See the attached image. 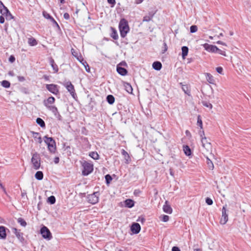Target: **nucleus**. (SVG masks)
Returning <instances> with one entry per match:
<instances>
[{
  "label": "nucleus",
  "mask_w": 251,
  "mask_h": 251,
  "mask_svg": "<svg viewBox=\"0 0 251 251\" xmlns=\"http://www.w3.org/2000/svg\"><path fill=\"white\" fill-rule=\"evenodd\" d=\"M201 151L204 155L211 154L212 145L205 136L201 138Z\"/></svg>",
  "instance_id": "1"
},
{
  "label": "nucleus",
  "mask_w": 251,
  "mask_h": 251,
  "mask_svg": "<svg viewBox=\"0 0 251 251\" xmlns=\"http://www.w3.org/2000/svg\"><path fill=\"white\" fill-rule=\"evenodd\" d=\"M119 28L121 36L123 38L125 37L129 30L128 23L126 19H122L121 20L119 24Z\"/></svg>",
  "instance_id": "2"
},
{
  "label": "nucleus",
  "mask_w": 251,
  "mask_h": 251,
  "mask_svg": "<svg viewBox=\"0 0 251 251\" xmlns=\"http://www.w3.org/2000/svg\"><path fill=\"white\" fill-rule=\"evenodd\" d=\"M44 142L48 145V150L52 153H54L56 150V143L52 137H44Z\"/></svg>",
  "instance_id": "3"
},
{
  "label": "nucleus",
  "mask_w": 251,
  "mask_h": 251,
  "mask_svg": "<svg viewBox=\"0 0 251 251\" xmlns=\"http://www.w3.org/2000/svg\"><path fill=\"white\" fill-rule=\"evenodd\" d=\"M82 166L83 167L82 174L84 176H88L93 171V165L86 161L82 163Z\"/></svg>",
  "instance_id": "4"
},
{
  "label": "nucleus",
  "mask_w": 251,
  "mask_h": 251,
  "mask_svg": "<svg viewBox=\"0 0 251 251\" xmlns=\"http://www.w3.org/2000/svg\"><path fill=\"white\" fill-rule=\"evenodd\" d=\"M0 13L2 16H4L7 20H10L13 18L12 15L6 7L0 0Z\"/></svg>",
  "instance_id": "5"
},
{
  "label": "nucleus",
  "mask_w": 251,
  "mask_h": 251,
  "mask_svg": "<svg viewBox=\"0 0 251 251\" xmlns=\"http://www.w3.org/2000/svg\"><path fill=\"white\" fill-rule=\"evenodd\" d=\"M31 162L35 169L38 170L40 168L41 164L40 157L39 154L37 152H35L32 154Z\"/></svg>",
  "instance_id": "6"
},
{
  "label": "nucleus",
  "mask_w": 251,
  "mask_h": 251,
  "mask_svg": "<svg viewBox=\"0 0 251 251\" xmlns=\"http://www.w3.org/2000/svg\"><path fill=\"white\" fill-rule=\"evenodd\" d=\"M40 233L42 234V237L45 239L50 240L52 238L50 230L45 226H43L41 228Z\"/></svg>",
  "instance_id": "7"
},
{
  "label": "nucleus",
  "mask_w": 251,
  "mask_h": 251,
  "mask_svg": "<svg viewBox=\"0 0 251 251\" xmlns=\"http://www.w3.org/2000/svg\"><path fill=\"white\" fill-rule=\"evenodd\" d=\"M88 201L92 204H95L99 201V194L98 192H95L87 196Z\"/></svg>",
  "instance_id": "8"
},
{
  "label": "nucleus",
  "mask_w": 251,
  "mask_h": 251,
  "mask_svg": "<svg viewBox=\"0 0 251 251\" xmlns=\"http://www.w3.org/2000/svg\"><path fill=\"white\" fill-rule=\"evenodd\" d=\"M226 205H224L222 210V217L220 220V224L222 225H225L226 223L228 221V214L226 212Z\"/></svg>",
  "instance_id": "9"
},
{
  "label": "nucleus",
  "mask_w": 251,
  "mask_h": 251,
  "mask_svg": "<svg viewBox=\"0 0 251 251\" xmlns=\"http://www.w3.org/2000/svg\"><path fill=\"white\" fill-rule=\"evenodd\" d=\"M204 49L208 52L216 53L218 50V48L214 45H209L205 43L203 45Z\"/></svg>",
  "instance_id": "10"
},
{
  "label": "nucleus",
  "mask_w": 251,
  "mask_h": 251,
  "mask_svg": "<svg viewBox=\"0 0 251 251\" xmlns=\"http://www.w3.org/2000/svg\"><path fill=\"white\" fill-rule=\"evenodd\" d=\"M46 87L50 92L54 95L57 94L59 92L57 85L53 84H46Z\"/></svg>",
  "instance_id": "11"
},
{
  "label": "nucleus",
  "mask_w": 251,
  "mask_h": 251,
  "mask_svg": "<svg viewBox=\"0 0 251 251\" xmlns=\"http://www.w3.org/2000/svg\"><path fill=\"white\" fill-rule=\"evenodd\" d=\"M64 86L67 89V90L70 93L71 95L75 98V96L76 95L75 93V90L74 85L72 84L70 81L67 82Z\"/></svg>",
  "instance_id": "12"
},
{
  "label": "nucleus",
  "mask_w": 251,
  "mask_h": 251,
  "mask_svg": "<svg viewBox=\"0 0 251 251\" xmlns=\"http://www.w3.org/2000/svg\"><path fill=\"white\" fill-rule=\"evenodd\" d=\"M12 230L13 232L16 235V237L19 240V241L21 242H23L24 241L23 233L21 232L20 230H18L16 228H13Z\"/></svg>",
  "instance_id": "13"
},
{
  "label": "nucleus",
  "mask_w": 251,
  "mask_h": 251,
  "mask_svg": "<svg viewBox=\"0 0 251 251\" xmlns=\"http://www.w3.org/2000/svg\"><path fill=\"white\" fill-rule=\"evenodd\" d=\"M141 230L140 225L138 223H133L131 226V230L134 234H138Z\"/></svg>",
  "instance_id": "14"
},
{
  "label": "nucleus",
  "mask_w": 251,
  "mask_h": 251,
  "mask_svg": "<svg viewBox=\"0 0 251 251\" xmlns=\"http://www.w3.org/2000/svg\"><path fill=\"white\" fill-rule=\"evenodd\" d=\"M163 209L164 212L168 214H171L173 211L172 208L171 206L168 204L167 201L165 202V204L163 205Z\"/></svg>",
  "instance_id": "15"
},
{
  "label": "nucleus",
  "mask_w": 251,
  "mask_h": 251,
  "mask_svg": "<svg viewBox=\"0 0 251 251\" xmlns=\"http://www.w3.org/2000/svg\"><path fill=\"white\" fill-rule=\"evenodd\" d=\"M121 153L124 157L125 160H126V163L128 164L131 161V159L128 153L124 149L122 150Z\"/></svg>",
  "instance_id": "16"
},
{
  "label": "nucleus",
  "mask_w": 251,
  "mask_h": 251,
  "mask_svg": "<svg viewBox=\"0 0 251 251\" xmlns=\"http://www.w3.org/2000/svg\"><path fill=\"white\" fill-rule=\"evenodd\" d=\"M55 101V98L53 97H49L46 100H44V104L47 108L48 106H50V104H53Z\"/></svg>",
  "instance_id": "17"
},
{
  "label": "nucleus",
  "mask_w": 251,
  "mask_h": 251,
  "mask_svg": "<svg viewBox=\"0 0 251 251\" xmlns=\"http://www.w3.org/2000/svg\"><path fill=\"white\" fill-rule=\"evenodd\" d=\"M6 237V228L3 226H0V238L5 239Z\"/></svg>",
  "instance_id": "18"
},
{
  "label": "nucleus",
  "mask_w": 251,
  "mask_h": 251,
  "mask_svg": "<svg viewBox=\"0 0 251 251\" xmlns=\"http://www.w3.org/2000/svg\"><path fill=\"white\" fill-rule=\"evenodd\" d=\"M205 76L207 81L210 84H215V80L213 77V76L209 73H206Z\"/></svg>",
  "instance_id": "19"
},
{
  "label": "nucleus",
  "mask_w": 251,
  "mask_h": 251,
  "mask_svg": "<svg viewBox=\"0 0 251 251\" xmlns=\"http://www.w3.org/2000/svg\"><path fill=\"white\" fill-rule=\"evenodd\" d=\"M33 137L34 139L37 141L39 144H41L42 142V140L40 136V134L38 132H36L34 131L32 132Z\"/></svg>",
  "instance_id": "20"
},
{
  "label": "nucleus",
  "mask_w": 251,
  "mask_h": 251,
  "mask_svg": "<svg viewBox=\"0 0 251 251\" xmlns=\"http://www.w3.org/2000/svg\"><path fill=\"white\" fill-rule=\"evenodd\" d=\"M117 71L120 75L123 76L126 75L127 73V71L125 68L119 66L117 67Z\"/></svg>",
  "instance_id": "21"
},
{
  "label": "nucleus",
  "mask_w": 251,
  "mask_h": 251,
  "mask_svg": "<svg viewBox=\"0 0 251 251\" xmlns=\"http://www.w3.org/2000/svg\"><path fill=\"white\" fill-rule=\"evenodd\" d=\"M50 63L54 73H57L58 71V68L57 65L55 63L54 60L52 58H50Z\"/></svg>",
  "instance_id": "22"
},
{
  "label": "nucleus",
  "mask_w": 251,
  "mask_h": 251,
  "mask_svg": "<svg viewBox=\"0 0 251 251\" xmlns=\"http://www.w3.org/2000/svg\"><path fill=\"white\" fill-rule=\"evenodd\" d=\"M152 68L157 71H159L162 68V64L159 61H155L152 64Z\"/></svg>",
  "instance_id": "23"
},
{
  "label": "nucleus",
  "mask_w": 251,
  "mask_h": 251,
  "mask_svg": "<svg viewBox=\"0 0 251 251\" xmlns=\"http://www.w3.org/2000/svg\"><path fill=\"white\" fill-rule=\"evenodd\" d=\"M125 204L126 207L131 208L134 205V201L131 199H127L125 201Z\"/></svg>",
  "instance_id": "24"
},
{
  "label": "nucleus",
  "mask_w": 251,
  "mask_h": 251,
  "mask_svg": "<svg viewBox=\"0 0 251 251\" xmlns=\"http://www.w3.org/2000/svg\"><path fill=\"white\" fill-rule=\"evenodd\" d=\"M182 56L183 59L187 55L188 53V48L186 46H183L181 48Z\"/></svg>",
  "instance_id": "25"
},
{
  "label": "nucleus",
  "mask_w": 251,
  "mask_h": 251,
  "mask_svg": "<svg viewBox=\"0 0 251 251\" xmlns=\"http://www.w3.org/2000/svg\"><path fill=\"white\" fill-rule=\"evenodd\" d=\"M111 29L112 30V33L111 34V37L113 38L114 40H117L118 39V35L116 30L113 27H111Z\"/></svg>",
  "instance_id": "26"
},
{
  "label": "nucleus",
  "mask_w": 251,
  "mask_h": 251,
  "mask_svg": "<svg viewBox=\"0 0 251 251\" xmlns=\"http://www.w3.org/2000/svg\"><path fill=\"white\" fill-rule=\"evenodd\" d=\"M183 151L184 153L187 156H189L191 154V151L189 146L186 145L183 146Z\"/></svg>",
  "instance_id": "27"
},
{
  "label": "nucleus",
  "mask_w": 251,
  "mask_h": 251,
  "mask_svg": "<svg viewBox=\"0 0 251 251\" xmlns=\"http://www.w3.org/2000/svg\"><path fill=\"white\" fill-rule=\"evenodd\" d=\"M28 43L30 46H34L37 44V42L35 38L31 37L28 38Z\"/></svg>",
  "instance_id": "28"
},
{
  "label": "nucleus",
  "mask_w": 251,
  "mask_h": 251,
  "mask_svg": "<svg viewBox=\"0 0 251 251\" xmlns=\"http://www.w3.org/2000/svg\"><path fill=\"white\" fill-rule=\"evenodd\" d=\"M47 108L50 110L55 116H57V114L58 112L57 107L55 106H48Z\"/></svg>",
  "instance_id": "29"
},
{
  "label": "nucleus",
  "mask_w": 251,
  "mask_h": 251,
  "mask_svg": "<svg viewBox=\"0 0 251 251\" xmlns=\"http://www.w3.org/2000/svg\"><path fill=\"white\" fill-rule=\"evenodd\" d=\"M106 100L110 104H112L115 101V98L112 95H109L106 97Z\"/></svg>",
  "instance_id": "30"
},
{
  "label": "nucleus",
  "mask_w": 251,
  "mask_h": 251,
  "mask_svg": "<svg viewBox=\"0 0 251 251\" xmlns=\"http://www.w3.org/2000/svg\"><path fill=\"white\" fill-rule=\"evenodd\" d=\"M206 158L207 160V164L208 165V166L209 167V169L210 170H213L214 168V165L211 161V160L209 158V157L207 156V155H204Z\"/></svg>",
  "instance_id": "31"
},
{
  "label": "nucleus",
  "mask_w": 251,
  "mask_h": 251,
  "mask_svg": "<svg viewBox=\"0 0 251 251\" xmlns=\"http://www.w3.org/2000/svg\"><path fill=\"white\" fill-rule=\"evenodd\" d=\"M43 173L41 171H38L35 175V178L39 180H41L43 178Z\"/></svg>",
  "instance_id": "32"
},
{
  "label": "nucleus",
  "mask_w": 251,
  "mask_h": 251,
  "mask_svg": "<svg viewBox=\"0 0 251 251\" xmlns=\"http://www.w3.org/2000/svg\"><path fill=\"white\" fill-rule=\"evenodd\" d=\"M36 123L40 125L41 127H45V123L43 119L40 118H37L36 119Z\"/></svg>",
  "instance_id": "33"
},
{
  "label": "nucleus",
  "mask_w": 251,
  "mask_h": 251,
  "mask_svg": "<svg viewBox=\"0 0 251 251\" xmlns=\"http://www.w3.org/2000/svg\"><path fill=\"white\" fill-rule=\"evenodd\" d=\"M89 156L95 160H97L99 158V155L97 152L92 151L90 152Z\"/></svg>",
  "instance_id": "34"
},
{
  "label": "nucleus",
  "mask_w": 251,
  "mask_h": 251,
  "mask_svg": "<svg viewBox=\"0 0 251 251\" xmlns=\"http://www.w3.org/2000/svg\"><path fill=\"white\" fill-rule=\"evenodd\" d=\"M18 222L24 227H25L27 225L26 222L22 218L18 219Z\"/></svg>",
  "instance_id": "35"
},
{
  "label": "nucleus",
  "mask_w": 251,
  "mask_h": 251,
  "mask_svg": "<svg viewBox=\"0 0 251 251\" xmlns=\"http://www.w3.org/2000/svg\"><path fill=\"white\" fill-rule=\"evenodd\" d=\"M1 85L4 88H9L10 86V83L8 81L3 80L1 82Z\"/></svg>",
  "instance_id": "36"
},
{
  "label": "nucleus",
  "mask_w": 251,
  "mask_h": 251,
  "mask_svg": "<svg viewBox=\"0 0 251 251\" xmlns=\"http://www.w3.org/2000/svg\"><path fill=\"white\" fill-rule=\"evenodd\" d=\"M43 15L46 19H50L51 21L53 20V18L46 11L43 12Z\"/></svg>",
  "instance_id": "37"
},
{
  "label": "nucleus",
  "mask_w": 251,
  "mask_h": 251,
  "mask_svg": "<svg viewBox=\"0 0 251 251\" xmlns=\"http://www.w3.org/2000/svg\"><path fill=\"white\" fill-rule=\"evenodd\" d=\"M48 202L51 204H54L55 202V198L53 196H51L48 199Z\"/></svg>",
  "instance_id": "38"
},
{
  "label": "nucleus",
  "mask_w": 251,
  "mask_h": 251,
  "mask_svg": "<svg viewBox=\"0 0 251 251\" xmlns=\"http://www.w3.org/2000/svg\"><path fill=\"white\" fill-rule=\"evenodd\" d=\"M197 125L199 126L201 129L202 128V122L200 115L198 116Z\"/></svg>",
  "instance_id": "39"
},
{
  "label": "nucleus",
  "mask_w": 251,
  "mask_h": 251,
  "mask_svg": "<svg viewBox=\"0 0 251 251\" xmlns=\"http://www.w3.org/2000/svg\"><path fill=\"white\" fill-rule=\"evenodd\" d=\"M160 219L163 222H166L169 220V217L168 215H163L160 217Z\"/></svg>",
  "instance_id": "40"
},
{
  "label": "nucleus",
  "mask_w": 251,
  "mask_h": 251,
  "mask_svg": "<svg viewBox=\"0 0 251 251\" xmlns=\"http://www.w3.org/2000/svg\"><path fill=\"white\" fill-rule=\"evenodd\" d=\"M82 64L84 66L86 72L88 73L90 72V67L86 61H83Z\"/></svg>",
  "instance_id": "41"
},
{
  "label": "nucleus",
  "mask_w": 251,
  "mask_h": 251,
  "mask_svg": "<svg viewBox=\"0 0 251 251\" xmlns=\"http://www.w3.org/2000/svg\"><path fill=\"white\" fill-rule=\"evenodd\" d=\"M182 89L185 93L188 94L190 93V91L188 89V87L186 85H183L182 86Z\"/></svg>",
  "instance_id": "42"
},
{
  "label": "nucleus",
  "mask_w": 251,
  "mask_h": 251,
  "mask_svg": "<svg viewBox=\"0 0 251 251\" xmlns=\"http://www.w3.org/2000/svg\"><path fill=\"white\" fill-rule=\"evenodd\" d=\"M106 182L107 184L110 183V181L112 180V178L111 176L110 175H106L105 176Z\"/></svg>",
  "instance_id": "43"
},
{
  "label": "nucleus",
  "mask_w": 251,
  "mask_h": 251,
  "mask_svg": "<svg viewBox=\"0 0 251 251\" xmlns=\"http://www.w3.org/2000/svg\"><path fill=\"white\" fill-rule=\"evenodd\" d=\"M198 30V27L195 25H193L191 26L190 27V32L191 33H195Z\"/></svg>",
  "instance_id": "44"
},
{
  "label": "nucleus",
  "mask_w": 251,
  "mask_h": 251,
  "mask_svg": "<svg viewBox=\"0 0 251 251\" xmlns=\"http://www.w3.org/2000/svg\"><path fill=\"white\" fill-rule=\"evenodd\" d=\"M205 201L206 203L209 205H211L213 204L212 200L209 198H206Z\"/></svg>",
  "instance_id": "45"
},
{
  "label": "nucleus",
  "mask_w": 251,
  "mask_h": 251,
  "mask_svg": "<svg viewBox=\"0 0 251 251\" xmlns=\"http://www.w3.org/2000/svg\"><path fill=\"white\" fill-rule=\"evenodd\" d=\"M202 104L205 107H208L210 109L212 108V105L210 103L204 101L202 102Z\"/></svg>",
  "instance_id": "46"
},
{
  "label": "nucleus",
  "mask_w": 251,
  "mask_h": 251,
  "mask_svg": "<svg viewBox=\"0 0 251 251\" xmlns=\"http://www.w3.org/2000/svg\"><path fill=\"white\" fill-rule=\"evenodd\" d=\"M126 90L127 91V92H128V93H130V92H131L132 91V88L131 87V86L129 84H127V86H126Z\"/></svg>",
  "instance_id": "47"
},
{
  "label": "nucleus",
  "mask_w": 251,
  "mask_h": 251,
  "mask_svg": "<svg viewBox=\"0 0 251 251\" xmlns=\"http://www.w3.org/2000/svg\"><path fill=\"white\" fill-rule=\"evenodd\" d=\"M76 58V59L81 63H83V61H85V60H84L83 58V57H82L81 55H79L78 56V55H77V57H75Z\"/></svg>",
  "instance_id": "48"
},
{
  "label": "nucleus",
  "mask_w": 251,
  "mask_h": 251,
  "mask_svg": "<svg viewBox=\"0 0 251 251\" xmlns=\"http://www.w3.org/2000/svg\"><path fill=\"white\" fill-rule=\"evenodd\" d=\"M107 2L111 5L112 7H113L116 3L115 0H107Z\"/></svg>",
  "instance_id": "49"
},
{
  "label": "nucleus",
  "mask_w": 251,
  "mask_h": 251,
  "mask_svg": "<svg viewBox=\"0 0 251 251\" xmlns=\"http://www.w3.org/2000/svg\"><path fill=\"white\" fill-rule=\"evenodd\" d=\"M151 17L150 16H146L143 18L144 22H149L151 20Z\"/></svg>",
  "instance_id": "50"
},
{
  "label": "nucleus",
  "mask_w": 251,
  "mask_h": 251,
  "mask_svg": "<svg viewBox=\"0 0 251 251\" xmlns=\"http://www.w3.org/2000/svg\"><path fill=\"white\" fill-rule=\"evenodd\" d=\"M217 52L224 56H226V52L220 50L219 49H218V50H217Z\"/></svg>",
  "instance_id": "51"
},
{
  "label": "nucleus",
  "mask_w": 251,
  "mask_h": 251,
  "mask_svg": "<svg viewBox=\"0 0 251 251\" xmlns=\"http://www.w3.org/2000/svg\"><path fill=\"white\" fill-rule=\"evenodd\" d=\"M15 58L13 55H11L9 58V61L11 63H13L15 61Z\"/></svg>",
  "instance_id": "52"
},
{
  "label": "nucleus",
  "mask_w": 251,
  "mask_h": 251,
  "mask_svg": "<svg viewBox=\"0 0 251 251\" xmlns=\"http://www.w3.org/2000/svg\"><path fill=\"white\" fill-rule=\"evenodd\" d=\"M223 70V68L222 67H219L216 68L217 72L218 73L220 74H222Z\"/></svg>",
  "instance_id": "53"
},
{
  "label": "nucleus",
  "mask_w": 251,
  "mask_h": 251,
  "mask_svg": "<svg viewBox=\"0 0 251 251\" xmlns=\"http://www.w3.org/2000/svg\"><path fill=\"white\" fill-rule=\"evenodd\" d=\"M72 54L75 57H77V55H78V53L75 51L74 49H72L71 50Z\"/></svg>",
  "instance_id": "54"
},
{
  "label": "nucleus",
  "mask_w": 251,
  "mask_h": 251,
  "mask_svg": "<svg viewBox=\"0 0 251 251\" xmlns=\"http://www.w3.org/2000/svg\"><path fill=\"white\" fill-rule=\"evenodd\" d=\"M51 22L54 25L59 29H60V26L58 25V23L55 21V20L53 19V20H52Z\"/></svg>",
  "instance_id": "55"
},
{
  "label": "nucleus",
  "mask_w": 251,
  "mask_h": 251,
  "mask_svg": "<svg viewBox=\"0 0 251 251\" xmlns=\"http://www.w3.org/2000/svg\"><path fill=\"white\" fill-rule=\"evenodd\" d=\"M63 17L66 20H69L70 19V15L68 13H65Z\"/></svg>",
  "instance_id": "56"
},
{
  "label": "nucleus",
  "mask_w": 251,
  "mask_h": 251,
  "mask_svg": "<svg viewBox=\"0 0 251 251\" xmlns=\"http://www.w3.org/2000/svg\"><path fill=\"white\" fill-rule=\"evenodd\" d=\"M18 79L19 81H24V80H25V78L24 76H18Z\"/></svg>",
  "instance_id": "57"
},
{
  "label": "nucleus",
  "mask_w": 251,
  "mask_h": 251,
  "mask_svg": "<svg viewBox=\"0 0 251 251\" xmlns=\"http://www.w3.org/2000/svg\"><path fill=\"white\" fill-rule=\"evenodd\" d=\"M199 134L201 137V138L202 137H204V131L203 130H200V132H199Z\"/></svg>",
  "instance_id": "58"
},
{
  "label": "nucleus",
  "mask_w": 251,
  "mask_h": 251,
  "mask_svg": "<svg viewBox=\"0 0 251 251\" xmlns=\"http://www.w3.org/2000/svg\"><path fill=\"white\" fill-rule=\"evenodd\" d=\"M4 22V16L1 15V16H0V24H3Z\"/></svg>",
  "instance_id": "59"
},
{
  "label": "nucleus",
  "mask_w": 251,
  "mask_h": 251,
  "mask_svg": "<svg viewBox=\"0 0 251 251\" xmlns=\"http://www.w3.org/2000/svg\"><path fill=\"white\" fill-rule=\"evenodd\" d=\"M59 162V158L58 157H55L54 158V162L55 163V164H58Z\"/></svg>",
  "instance_id": "60"
},
{
  "label": "nucleus",
  "mask_w": 251,
  "mask_h": 251,
  "mask_svg": "<svg viewBox=\"0 0 251 251\" xmlns=\"http://www.w3.org/2000/svg\"><path fill=\"white\" fill-rule=\"evenodd\" d=\"M217 44H220V45H223V46H226V44L225 43H224V42H222V41H217Z\"/></svg>",
  "instance_id": "61"
},
{
  "label": "nucleus",
  "mask_w": 251,
  "mask_h": 251,
  "mask_svg": "<svg viewBox=\"0 0 251 251\" xmlns=\"http://www.w3.org/2000/svg\"><path fill=\"white\" fill-rule=\"evenodd\" d=\"M172 251H180V249L177 247H174L172 250Z\"/></svg>",
  "instance_id": "62"
},
{
  "label": "nucleus",
  "mask_w": 251,
  "mask_h": 251,
  "mask_svg": "<svg viewBox=\"0 0 251 251\" xmlns=\"http://www.w3.org/2000/svg\"><path fill=\"white\" fill-rule=\"evenodd\" d=\"M59 120H62V117L60 115L59 113L58 112L57 114V116H55Z\"/></svg>",
  "instance_id": "63"
},
{
  "label": "nucleus",
  "mask_w": 251,
  "mask_h": 251,
  "mask_svg": "<svg viewBox=\"0 0 251 251\" xmlns=\"http://www.w3.org/2000/svg\"><path fill=\"white\" fill-rule=\"evenodd\" d=\"M144 0H136L135 3L137 4H140Z\"/></svg>",
  "instance_id": "64"
}]
</instances>
